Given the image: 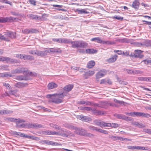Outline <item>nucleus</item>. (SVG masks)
Wrapping results in <instances>:
<instances>
[{"label":"nucleus","instance_id":"nucleus-40","mask_svg":"<svg viewBox=\"0 0 151 151\" xmlns=\"http://www.w3.org/2000/svg\"><path fill=\"white\" fill-rule=\"evenodd\" d=\"M52 40L55 42L62 43V38H53L52 39Z\"/></svg>","mask_w":151,"mask_h":151},{"label":"nucleus","instance_id":"nucleus-35","mask_svg":"<svg viewBox=\"0 0 151 151\" xmlns=\"http://www.w3.org/2000/svg\"><path fill=\"white\" fill-rule=\"evenodd\" d=\"M50 126L51 127L55 128L56 129H61V127L59 126L57 124H55L51 123L50 124Z\"/></svg>","mask_w":151,"mask_h":151},{"label":"nucleus","instance_id":"nucleus-31","mask_svg":"<svg viewBox=\"0 0 151 151\" xmlns=\"http://www.w3.org/2000/svg\"><path fill=\"white\" fill-rule=\"evenodd\" d=\"M143 42L144 47H148L151 46V40H145Z\"/></svg>","mask_w":151,"mask_h":151},{"label":"nucleus","instance_id":"nucleus-34","mask_svg":"<svg viewBox=\"0 0 151 151\" xmlns=\"http://www.w3.org/2000/svg\"><path fill=\"white\" fill-rule=\"evenodd\" d=\"M125 115L122 114H116V117L118 119L124 120Z\"/></svg>","mask_w":151,"mask_h":151},{"label":"nucleus","instance_id":"nucleus-26","mask_svg":"<svg viewBox=\"0 0 151 151\" xmlns=\"http://www.w3.org/2000/svg\"><path fill=\"white\" fill-rule=\"evenodd\" d=\"M64 125L65 127L71 129L75 130L76 129V127H74L69 123H65Z\"/></svg>","mask_w":151,"mask_h":151},{"label":"nucleus","instance_id":"nucleus-2","mask_svg":"<svg viewBox=\"0 0 151 151\" xmlns=\"http://www.w3.org/2000/svg\"><path fill=\"white\" fill-rule=\"evenodd\" d=\"M75 130V133L80 135L89 137H93L94 136V134L88 133L87 130L83 128L76 127V129Z\"/></svg>","mask_w":151,"mask_h":151},{"label":"nucleus","instance_id":"nucleus-25","mask_svg":"<svg viewBox=\"0 0 151 151\" xmlns=\"http://www.w3.org/2000/svg\"><path fill=\"white\" fill-rule=\"evenodd\" d=\"M43 127V125L39 124L32 123V128L33 129H38Z\"/></svg>","mask_w":151,"mask_h":151},{"label":"nucleus","instance_id":"nucleus-5","mask_svg":"<svg viewBox=\"0 0 151 151\" xmlns=\"http://www.w3.org/2000/svg\"><path fill=\"white\" fill-rule=\"evenodd\" d=\"M143 51L140 50H135L134 53H131V56L132 58H141L144 57V55L142 54Z\"/></svg>","mask_w":151,"mask_h":151},{"label":"nucleus","instance_id":"nucleus-8","mask_svg":"<svg viewBox=\"0 0 151 151\" xmlns=\"http://www.w3.org/2000/svg\"><path fill=\"white\" fill-rule=\"evenodd\" d=\"M4 35L6 41L7 40L8 37L13 38L16 37L15 33L10 31H7L5 32Z\"/></svg>","mask_w":151,"mask_h":151},{"label":"nucleus","instance_id":"nucleus-16","mask_svg":"<svg viewBox=\"0 0 151 151\" xmlns=\"http://www.w3.org/2000/svg\"><path fill=\"white\" fill-rule=\"evenodd\" d=\"M48 51L47 49H44L42 51H38V56L41 57L45 56L47 55Z\"/></svg>","mask_w":151,"mask_h":151},{"label":"nucleus","instance_id":"nucleus-17","mask_svg":"<svg viewBox=\"0 0 151 151\" xmlns=\"http://www.w3.org/2000/svg\"><path fill=\"white\" fill-rule=\"evenodd\" d=\"M92 112L96 115H102L104 114V112L102 111L97 110L95 109L92 110Z\"/></svg>","mask_w":151,"mask_h":151},{"label":"nucleus","instance_id":"nucleus-62","mask_svg":"<svg viewBox=\"0 0 151 151\" xmlns=\"http://www.w3.org/2000/svg\"><path fill=\"white\" fill-rule=\"evenodd\" d=\"M29 29L30 31V33H36L37 32V31L35 29Z\"/></svg>","mask_w":151,"mask_h":151},{"label":"nucleus","instance_id":"nucleus-47","mask_svg":"<svg viewBox=\"0 0 151 151\" xmlns=\"http://www.w3.org/2000/svg\"><path fill=\"white\" fill-rule=\"evenodd\" d=\"M144 63L146 64H151V59H146L143 60Z\"/></svg>","mask_w":151,"mask_h":151},{"label":"nucleus","instance_id":"nucleus-27","mask_svg":"<svg viewBox=\"0 0 151 151\" xmlns=\"http://www.w3.org/2000/svg\"><path fill=\"white\" fill-rule=\"evenodd\" d=\"M95 65V62L93 60L89 61L87 64V67L88 68H92Z\"/></svg>","mask_w":151,"mask_h":151},{"label":"nucleus","instance_id":"nucleus-22","mask_svg":"<svg viewBox=\"0 0 151 151\" xmlns=\"http://www.w3.org/2000/svg\"><path fill=\"white\" fill-rule=\"evenodd\" d=\"M138 79L140 81H149L151 82V78L150 77H139Z\"/></svg>","mask_w":151,"mask_h":151},{"label":"nucleus","instance_id":"nucleus-63","mask_svg":"<svg viewBox=\"0 0 151 151\" xmlns=\"http://www.w3.org/2000/svg\"><path fill=\"white\" fill-rule=\"evenodd\" d=\"M137 127L140 128H143L145 127V126L142 123H139L138 124V125Z\"/></svg>","mask_w":151,"mask_h":151},{"label":"nucleus","instance_id":"nucleus-11","mask_svg":"<svg viewBox=\"0 0 151 151\" xmlns=\"http://www.w3.org/2000/svg\"><path fill=\"white\" fill-rule=\"evenodd\" d=\"M73 85L69 84V85L66 86L63 88L64 91L62 93H64L66 96V95L65 94V93H67L70 91L73 88Z\"/></svg>","mask_w":151,"mask_h":151},{"label":"nucleus","instance_id":"nucleus-24","mask_svg":"<svg viewBox=\"0 0 151 151\" xmlns=\"http://www.w3.org/2000/svg\"><path fill=\"white\" fill-rule=\"evenodd\" d=\"M47 86L49 89H52L57 87L58 85L55 83L51 82L48 84Z\"/></svg>","mask_w":151,"mask_h":151},{"label":"nucleus","instance_id":"nucleus-64","mask_svg":"<svg viewBox=\"0 0 151 151\" xmlns=\"http://www.w3.org/2000/svg\"><path fill=\"white\" fill-rule=\"evenodd\" d=\"M24 33L28 34L30 33V31L29 29H25L24 30Z\"/></svg>","mask_w":151,"mask_h":151},{"label":"nucleus","instance_id":"nucleus-54","mask_svg":"<svg viewBox=\"0 0 151 151\" xmlns=\"http://www.w3.org/2000/svg\"><path fill=\"white\" fill-rule=\"evenodd\" d=\"M95 123L97 125L101 127H102V122H99L97 121H95Z\"/></svg>","mask_w":151,"mask_h":151},{"label":"nucleus","instance_id":"nucleus-15","mask_svg":"<svg viewBox=\"0 0 151 151\" xmlns=\"http://www.w3.org/2000/svg\"><path fill=\"white\" fill-rule=\"evenodd\" d=\"M8 121L19 123L25 122V121L23 119H20L19 118L15 119L12 117L9 118V119Z\"/></svg>","mask_w":151,"mask_h":151},{"label":"nucleus","instance_id":"nucleus-3","mask_svg":"<svg viewBox=\"0 0 151 151\" xmlns=\"http://www.w3.org/2000/svg\"><path fill=\"white\" fill-rule=\"evenodd\" d=\"M73 45L71 46V47L73 48H85L88 45L87 43L83 40L74 41L73 42Z\"/></svg>","mask_w":151,"mask_h":151},{"label":"nucleus","instance_id":"nucleus-49","mask_svg":"<svg viewBox=\"0 0 151 151\" xmlns=\"http://www.w3.org/2000/svg\"><path fill=\"white\" fill-rule=\"evenodd\" d=\"M114 101L115 103L119 104H123L124 103V102L123 101H119L116 99H114Z\"/></svg>","mask_w":151,"mask_h":151},{"label":"nucleus","instance_id":"nucleus-13","mask_svg":"<svg viewBox=\"0 0 151 151\" xmlns=\"http://www.w3.org/2000/svg\"><path fill=\"white\" fill-rule=\"evenodd\" d=\"M140 4L139 0H135L133 2L131 6L136 10H138Z\"/></svg>","mask_w":151,"mask_h":151},{"label":"nucleus","instance_id":"nucleus-29","mask_svg":"<svg viewBox=\"0 0 151 151\" xmlns=\"http://www.w3.org/2000/svg\"><path fill=\"white\" fill-rule=\"evenodd\" d=\"M27 16L32 19H38L39 17L38 16L35 15L33 14H29L27 15Z\"/></svg>","mask_w":151,"mask_h":151},{"label":"nucleus","instance_id":"nucleus-14","mask_svg":"<svg viewBox=\"0 0 151 151\" xmlns=\"http://www.w3.org/2000/svg\"><path fill=\"white\" fill-rule=\"evenodd\" d=\"M77 118L81 120L82 121L84 122H88V121H91V119L90 118L83 115L78 116Z\"/></svg>","mask_w":151,"mask_h":151},{"label":"nucleus","instance_id":"nucleus-52","mask_svg":"<svg viewBox=\"0 0 151 151\" xmlns=\"http://www.w3.org/2000/svg\"><path fill=\"white\" fill-rule=\"evenodd\" d=\"M71 134V133L70 131L67 132H66L64 133L63 134L64 137H68V136H70Z\"/></svg>","mask_w":151,"mask_h":151},{"label":"nucleus","instance_id":"nucleus-42","mask_svg":"<svg viewBox=\"0 0 151 151\" xmlns=\"http://www.w3.org/2000/svg\"><path fill=\"white\" fill-rule=\"evenodd\" d=\"M12 111L10 110H3V115L8 114H11L12 113Z\"/></svg>","mask_w":151,"mask_h":151},{"label":"nucleus","instance_id":"nucleus-44","mask_svg":"<svg viewBox=\"0 0 151 151\" xmlns=\"http://www.w3.org/2000/svg\"><path fill=\"white\" fill-rule=\"evenodd\" d=\"M29 53L30 54L32 55H35L38 56V51L37 50H31L29 51Z\"/></svg>","mask_w":151,"mask_h":151},{"label":"nucleus","instance_id":"nucleus-39","mask_svg":"<svg viewBox=\"0 0 151 151\" xmlns=\"http://www.w3.org/2000/svg\"><path fill=\"white\" fill-rule=\"evenodd\" d=\"M88 129L90 130L91 131H97V127H94L92 126H88Z\"/></svg>","mask_w":151,"mask_h":151},{"label":"nucleus","instance_id":"nucleus-57","mask_svg":"<svg viewBox=\"0 0 151 151\" xmlns=\"http://www.w3.org/2000/svg\"><path fill=\"white\" fill-rule=\"evenodd\" d=\"M114 18L118 20H122L123 18L119 16H116L114 17Z\"/></svg>","mask_w":151,"mask_h":151},{"label":"nucleus","instance_id":"nucleus-7","mask_svg":"<svg viewBox=\"0 0 151 151\" xmlns=\"http://www.w3.org/2000/svg\"><path fill=\"white\" fill-rule=\"evenodd\" d=\"M18 19L13 17H0V23H4L7 22H9L11 20L12 21H17Z\"/></svg>","mask_w":151,"mask_h":151},{"label":"nucleus","instance_id":"nucleus-32","mask_svg":"<svg viewBox=\"0 0 151 151\" xmlns=\"http://www.w3.org/2000/svg\"><path fill=\"white\" fill-rule=\"evenodd\" d=\"M16 79L19 80H24L25 81H27L28 80V79L27 78L25 77L22 75H20L17 76Z\"/></svg>","mask_w":151,"mask_h":151},{"label":"nucleus","instance_id":"nucleus-28","mask_svg":"<svg viewBox=\"0 0 151 151\" xmlns=\"http://www.w3.org/2000/svg\"><path fill=\"white\" fill-rule=\"evenodd\" d=\"M116 44V42L112 41H103V44H106L107 45H113Z\"/></svg>","mask_w":151,"mask_h":151},{"label":"nucleus","instance_id":"nucleus-19","mask_svg":"<svg viewBox=\"0 0 151 151\" xmlns=\"http://www.w3.org/2000/svg\"><path fill=\"white\" fill-rule=\"evenodd\" d=\"M73 41H72L71 40L67 39V38H62V43L64 44H69L71 43L72 46L73 45Z\"/></svg>","mask_w":151,"mask_h":151},{"label":"nucleus","instance_id":"nucleus-50","mask_svg":"<svg viewBox=\"0 0 151 151\" xmlns=\"http://www.w3.org/2000/svg\"><path fill=\"white\" fill-rule=\"evenodd\" d=\"M48 142L49 140H41L40 141V143L41 144L46 145H48Z\"/></svg>","mask_w":151,"mask_h":151},{"label":"nucleus","instance_id":"nucleus-37","mask_svg":"<svg viewBox=\"0 0 151 151\" xmlns=\"http://www.w3.org/2000/svg\"><path fill=\"white\" fill-rule=\"evenodd\" d=\"M132 73L133 74H142L143 72L141 70H132Z\"/></svg>","mask_w":151,"mask_h":151},{"label":"nucleus","instance_id":"nucleus-9","mask_svg":"<svg viewBox=\"0 0 151 151\" xmlns=\"http://www.w3.org/2000/svg\"><path fill=\"white\" fill-rule=\"evenodd\" d=\"M107 70L105 69H101L99 70L96 74L97 78H99L105 76L107 73Z\"/></svg>","mask_w":151,"mask_h":151},{"label":"nucleus","instance_id":"nucleus-6","mask_svg":"<svg viewBox=\"0 0 151 151\" xmlns=\"http://www.w3.org/2000/svg\"><path fill=\"white\" fill-rule=\"evenodd\" d=\"M127 148L129 149L132 150H149V148L147 147H144L140 146H130L129 145L127 146Z\"/></svg>","mask_w":151,"mask_h":151},{"label":"nucleus","instance_id":"nucleus-4","mask_svg":"<svg viewBox=\"0 0 151 151\" xmlns=\"http://www.w3.org/2000/svg\"><path fill=\"white\" fill-rule=\"evenodd\" d=\"M125 114L127 115L133 117H142L149 118L150 116V115L147 113H145L140 112H131L130 113L126 112Z\"/></svg>","mask_w":151,"mask_h":151},{"label":"nucleus","instance_id":"nucleus-36","mask_svg":"<svg viewBox=\"0 0 151 151\" xmlns=\"http://www.w3.org/2000/svg\"><path fill=\"white\" fill-rule=\"evenodd\" d=\"M111 126V123H106L102 121V127H110Z\"/></svg>","mask_w":151,"mask_h":151},{"label":"nucleus","instance_id":"nucleus-46","mask_svg":"<svg viewBox=\"0 0 151 151\" xmlns=\"http://www.w3.org/2000/svg\"><path fill=\"white\" fill-rule=\"evenodd\" d=\"M119 125L118 124L112 123V124H111V126L110 127L116 128L119 127Z\"/></svg>","mask_w":151,"mask_h":151},{"label":"nucleus","instance_id":"nucleus-60","mask_svg":"<svg viewBox=\"0 0 151 151\" xmlns=\"http://www.w3.org/2000/svg\"><path fill=\"white\" fill-rule=\"evenodd\" d=\"M144 131L148 134H151V129H144Z\"/></svg>","mask_w":151,"mask_h":151},{"label":"nucleus","instance_id":"nucleus-21","mask_svg":"<svg viewBox=\"0 0 151 151\" xmlns=\"http://www.w3.org/2000/svg\"><path fill=\"white\" fill-rule=\"evenodd\" d=\"M91 41H95L96 42L99 43H102V44L103 41L101 39V38L99 37H97L92 38L91 39Z\"/></svg>","mask_w":151,"mask_h":151},{"label":"nucleus","instance_id":"nucleus-18","mask_svg":"<svg viewBox=\"0 0 151 151\" xmlns=\"http://www.w3.org/2000/svg\"><path fill=\"white\" fill-rule=\"evenodd\" d=\"M117 59V56L115 55L112 56L111 58H110L106 60V61L109 63H112L115 62Z\"/></svg>","mask_w":151,"mask_h":151},{"label":"nucleus","instance_id":"nucleus-41","mask_svg":"<svg viewBox=\"0 0 151 151\" xmlns=\"http://www.w3.org/2000/svg\"><path fill=\"white\" fill-rule=\"evenodd\" d=\"M25 58L24 60H32L34 59V57L29 55H26L25 56Z\"/></svg>","mask_w":151,"mask_h":151},{"label":"nucleus","instance_id":"nucleus-59","mask_svg":"<svg viewBox=\"0 0 151 151\" xmlns=\"http://www.w3.org/2000/svg\"><path fill=\"white\" fill-rule=\"evenodd\" d=\"M5 77H12V75L10 73H5Z\"/></svg>","mask_w":151,"mask_h":151},{"label":"nucleus","instance_id":"nucleus-23","mask_svg":"<svg viewBox=\"0 0 151 151\" xmlns=\"http://www.w3.org/2000/svg\"><path fill=\"white\" fill-rule=\"evenodd\" d=\"M86 53L89 54H93L96 53L97 52V50L93 49H88L86 50Z\"/></svg>","mask_w":151,"mask_h":151},{"label":"nucleus","instance_id":"nucleus-58","mask_svg":"<svg viewBox=\"0 0 151 151\" xmlns=\"http://www.w3.org/2000/svg\"><path fill=\"white\" fill-rule=\"evenodd\" d=\"M92 102H93L89 101H86L85 104L86 105L92 106Z\"/></svg>","mask_w":151,"mask_h":151},{"label":"nucleus","instance_id":"nucleus-45","mask_svg":"<svg viewBox=\"0 0 151 151\" xmlns=\"http://www.w3.org/2000/svg\"><path fill=\"white\" fill-rule=\"evenodd\" d=\"M125 119H124V120L128 122L133 121V119L132 118L130 117L127 116H125Z\"/></svg>","mask_w":151,"mask_h":151},{"label":"nucleus","instance_id":"nucleus-43","mask_svg":"<svg viewBox=\"0 0 151 151\" xmlns=\"http://www.w3.org/2000/svg\"><path fill=\"white\" fill-rule=\"evenodd\" d=\"M135 45L137 46L138 47H144L143 42L142 43L137 42L135 43Z\"/></svg>","mask_w":151,"mask_h":151},{"label":"nucleus","instance_id":"nucleus-12","mask_svg":"<svg viewBox=\"0 0 151 151\" xmlns=\"http://www.w3.org/2000/svg\"><path fill=\"white\" fill-rule=\"evenodd\" d=\"M47 50L48 53L52 52L53 53H60L62 52V50L58 48H50Z\"/></svg>","mask_w":151,"mask_h":151},{"label":"nucleus","instance_id":"nucleus-38","mask_svg":"<svg viewBox=\"0 0 151 151\" xmlns=\"http://www.w3.org/2000/svg\"><path fill=\"white\" fill-rule=\"evenodd\" d=\"M15 86L19 88H20L24 87V84L23 83L19 82L15 84Z\"/></svg>","mask_w":151,"mask_h":151},{"label":"nucleus","instance_id":"nucleus-33","mask_svg":"<svg viewBox=\"0 0 151 151\" xmlns=\"http://www.w3.org/2000/svg\"><path fill=\"white\" fill-rule=\"evenodd\" d=\"M95 73L94 71L89 70L86 73L84 74V76H91L93 75Z\"/></svg>","mask_w":151,"mask_h":151},{"label":"nucleus","instance_id":"nucleus-53","mask_svg":"<svg viewBox=\"0 0 151 151\" xmlns=\"http://www.w3.org/2000/svg\"><path fill=\"white\" fill-rule=\"evenodd\" d=\"M43 134L45 135H50L51 131H45L43 132Z\"/></svg>","mask_w":151,"mask_h":151},{"label":"nucleus","instance_id":"nucleus-20","mask_svg":"<svg viewBox=\"0 0 151 151\" xmlns=\"http://www.w3.org/2000/svg\"><path fill=\"white\" fill-rule=\"evenodd\" d=\"M75 12L79 14H87L89 13L85 9H81V10L76 9Z\"/></svg>","mask_w":151,"mask_h":151},{"label":"nucleus","instance_id":"nucleus-56","mask_svg":"<svg viewBox=\"0 0 151 151\" xmlns=\"http://www.w3.org/2000/svg\"><path fill=\"white\" fill-rule=\"evenodd\" d=\"M29 2L30 4L33 5H36V1L34 0H29Z\"/></svg>","mask_w":151,"mask_h":151},{"label":"nucleus","instance_id":"nucleus-10","mask_svg":"<svg viewBox=\"0 0 151 151\" xmlns=\"http://www.w3.org/2000/svg\"><path fill=\"white\" fill-rule=\"evenodd\" d=\"M25 72H26V70H25V69L24 68H17L12 70V73H13L20 74L22 73H24Z\"/></svg>","mask_w":151,"mask_h":151},{"label":"nucleus","instance_id":"nucleus-48","mask_svg":"<svg viewBox=\"0 0 151 151\" xmlns=\"http://www.w3.org/2000/svg\"><path fill=\"white\" fill-rule=\"evenodd\" d=\"M0 70H7V67L6 65H3L0 67Z\"/></svg>","mask_w":151,"mask_h":151},{"label":"nucleus","instance_id":"nucleus-61","mask_svg":"<svg viewBox=\"0 0 151 151\" xmlns=\"http://www.w3.org/2000/svg\"><path fill=\"white\" fill-rule=\"evenodd\" d=\"M4 3L10 4L11 6L12 5V3L7 0H4Z\"/></svg>","mask_w":151,"mask_h":151},{"label":"nucleus","instance_id":"nucleus-55","mask_svg":"<svg viewBox=\"0 0 151 151\" xmlns=\"http://www.w3.org/2000/svg\"><path fill=\"white\" fill-rule=\"evenodd\" d=\"M32 123H27V128H32Z\"/></svg>","mask_w":151,"mask_h":151},{"label":"nucleus","instance_id":"nucleus-30","mask_svg":"<svg viewBox=\"0 0 151 151\" xmlns=\"http://www.w3.org/2000/svg\"><path fill=\"white\" fill-rule=\"evenodd\" d=\"M10 58L6 57L1 56L0 57V61L8 62L10 60Z\"/></svg>","mask_w":151,"mask_h":151},{"label":"nucleus","instance_id":"nucleus-1","mask_svg":"<svg viewBox=\"0 0 151 151\" xmlns=\"http://www.w3.org/2000/svg\"><path fill=\"white\" fill-rule=\"evenodd\" d=\"M65 96L64 93H60L48 94L46 95V98L50 99L48 100L49 102L58 104L62 102V99Z\"/></svg>","mask_w":151,"mask_h":151},{"label":"nucleus","instance_id":"nucleus-51","mask_svg":"<svg viewBox=\"0 0 151 151\" xmlns=\"http://www.w3.org/2000/svg\"><path fill=\"white\" fill-rule=\"evenodd\" d=\"M3 85L4 86L6 87L7 88H9V89H12V87L11 86H9V84L7 83H3Z\"/></svg>","mask_w":151,"mask_h":151}]
</instances>
